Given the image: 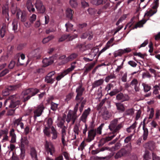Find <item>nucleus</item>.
Wrapping results in <instances>:
<instances>
[{"label":"nucleus","instance_id":"obj_64","mask_svg":"<svg viewBox=\"0 0 160 160\" xmlns=\"http://www.w3.org/2000/svg\"><path fill=\"white\" fill-rule=\"evenodd\" d=\"M134 110L132 108H130L127 110L126 112L127 115H132L134 113Z\"/></svg>","mask_w":160,"mask_h":160},{"label":"nucleus","instance_id":"obj_3","mask_svg":"<svg viewBox=\"0 0 160 160\" xmlns=\"http://www.w3.org/2000/svg\"><path fill=\"white\" fill-rule=\"evenodd\" d=\"M118 120L117 119L113 120L111 122L109 126V128L110 130L114 132H118L123 126L122 123L118 124Z\"/></svg>","mask_w":160,"mask_h":160},{"label":"nucleus","instance_id":"obj_17","mask_svg":"<svg viewBox=\"0 0 160 160\" xmlns=\"http://www.w3.org/2000/svg\"><path fill=\"white\" fill-rule=\"evenodd\" d=\"M55 74L54 71H52L48 73L45 78V81L48 83H52L53 82V79L52 77Z\"/></svg>","mask_w":160,"mask_h":160},{"label":"nucleus","instance_id":"obj_45","mask_svg":"<svg viewBox=\"0 0 160 160\" xmlns=\"http://www.w3.org/2000/svg\"><path fill=\"white\" fill-rule=\"evenodd\" d=\"M11 11L12 13L14 14L16 12H18V10H20L19 9H18L17 7V6L14 4H12L11 8Z\"/></svg>","mask_w":160,"mask_h":160},{"label":"nucleus","instance_id":"obj_21","mask_svg":"<svg viewBox=\"0 0 160 160\" xmlns=\"http://www.w3.org/2000/svg\"><path fill=\"white\" fill-rule=\"evenodd\" d=\"M77 56V54L75 53H73L71 54L68 57L65 59L64 60V63H67L69 61H72L74 59L76 58Z\"/></svg>","mask_w":160,"mask_h":160},{"label":"nucleus","instance_id":"obj_53","mask_svg":"<svg viewBox=\"0 0 160 160\" xmlns=\"http://www.w3.org/2000/svg\"><path fill=\"white\" fill-rule=\"evenodd\" d=\"M152 10H150L149 11L147 12L146 13H145L144 16H146L149 17L152 16L156 12V11L152 12Z\"/></svg>","mask_w":160,"mask_h":160},{"label":"nucleus","instance_id":"obj_12","mask_svg":"<svg viewBox=\"0 0 160 160\" xmlns=\"http://www.w3.org/2000/svg\"><path fill=\"white\" fill-rule=\"evenodd\" d=\"M27 14L24 12H22L20 10H18V12H17V17L18 18H19L20 16L21 17V20L22 22H25L26 20Z\"/></svg>","mask_w":160,"mask_h":160},{"label":"nucleus","instance_id":"obj_27","mask_svg":"<svg viewBox=\"0 0 160 160\" xmlns=\"http://www.w3.org/2000/svg\"><path fill=\"white\" fill-rule=\"evenodd\" d=\"M28 141L26 137H22L21 139V144L22 148H23L25 145L28 144Z\"/></svg>","mask_w":160,"mask_h":160},{"label":"nucleus","instance_id":"obj_15","mask_svg":"<svg viewBox=\"0 0 160 160\" xmlns=\"http://www.w3.org/2000/svg\"><path fill=\"white\" fill-rule=\"evenodd\" d=\"M146 118L144 119L143 121V133L142 135L143 139L144 141L147 140L148 135V129L145 127V122Z\"/></svg>","mask_w":160,"mask_h":160},{"label":"nucleus","instance_id":"obj_1","mask_svg":"<svg viewBox=\"0 0 160 160\" xmlns=\"http://www.w3.org/2000/svg\"><path fill=\"white\" fill-rule=\"evenodd\" d=\"M38 89L36 88H30L23 91L19 98L23 101H25L28 100L31 97L34 96L39 92ZM19 96L13 95L10 97L4 102V104L6 105L7 102L10 103L9 107L11 108H14L20 104V101L18 97Z\"/></svg>","mask_w":160,"mask_h":160},{"label":"nucleus","instance_id":"obj_44","mask_svg":"<svg viewBox=\"0 0 160 160\" xmlns=\"http://www.w3.org/2000/svg\"><path fill=\"white\" fill-rule=\"evenodd\" d=\"M148 146L149 149L151 151L153 150L155 148V143L152 141H150L148 143Z\"/></svg>","mask_w":160,"mask_h":160},{"label":"nucleus","instance_id":"obj_52","mask_svg":"<svg viewBox=\"0 0 160 160\" xmlns=\"http://www.w3.org/2000/svg\"><path fill=\"white\" fill-rule=\"evenodd\" d=\"M22 120V117H20L19 118L16 119L14 121V124L15 125L18 126L19 125V124L22 122L21 121Z\"/></svg>","mask_w":160,"mask_h":160},{"label":"nucleus","instance_id":"obj_25","mask_svg":"<svg viewBox=\"0 0 160 160\" xmlns=\"http://www.w3.org/2000/svg\"><path fill=\"white\" fill-rule=\"evenodd\" d=\"M104 82V80L103 79H101L98 80H96L92 84V88H94L102 85Z\"/></svg>","mask_w":160,"mask_h":160},{"label":"nucleus","instance_id":"obj_14","mask_svg":"<svg viewBox=\"0 0 160 160\" xmlns=\"http://www.w3.org/2000/svg\"><path fill=\"white\" fill-rule=\"evenodd\" d=\"M53 62V58L52 57H50L48 58H45L42 61L43 66L44 67H47L52 64Z\"/></svg>","mask_w":160,"mask_h":160},{"label":"nucleus","instance_id":"obj_22","mask_svg":"<svg viewBox=\"0 0 160 160\" xmlns=\"http://www.w3.org/2000/svg\"><path fill=\"white\" fill-rule=\"evenodd\" d=\"M138 123L136 122H135L129 128H127V131L128 133L133 132L134 133L135 132V128L136 127Z\"/></svg>","mask_w":160,"mask_h":160},{"label":"nucleus","instance_id":"obj_36","mask_svg":"<svg viewBox=\"0 0 160 160\" xmlns=\"http://www.w3.org/2000/svg\"><path fill=\"white\" fill-rule=\"evenodd\" d=\"M123 52L122 49H119L115 51L113 53L114 57L116 58L118 56H122V54H124Z\"/></svg>","mask_w":160,"mask_h":160},{"label":"nucleus","instance_id":"obj_51","mask_svg":"<svg viewBox=\"0 0 160 160\" xmlns=\"http://www.w3.org/2000/svg\"><path fill=\"white\" fill-rule=\"evenodd\" d=\"M58 104L55 103L54 102H52L51 104V108L52 110L53 111H55L56 110L57 108Z\"/></svg>","mask_w":160,"mask_h":160},{"label":"nucleus","instance_id":"obj_7","mask_svg":"<svg viewBox=\"0 0 160 160\" xmlns=\"http://www.w3.org/2000/svg\"><path fill=\"white\" fill-rule=\"evenodd\" d=\"M76 62H74L71 64V67L66 70H64L63 72L61 73L60 75H58L56 78V79L57 81L60 80L64 76L68 74L69 72L72 71L76 67L75 64Z\"/></svg>","mask_w":160,"mask_h":160},{"label":"nucleus","instance_id":"obj_20","mask_svg":"<svg viewBox=\"0 0 160 160\" xmlns=\"http://www.w3.org/2000/svg\"><path fill=\"white\" fill-rule=\"evenodd\" d=\"M113 40L114 39L112 38L107 42L105 47L99 52V55L105 52L110 47L111 43L113 42Z\"/></svg>","mask_w":160,"mask_h":160},{"label":"nucleus","instance_id":"obj_5","mask_svg":"<svg viewBox=\"0 0 160 160\" xmlns=\"http://www.w3.org/2000/svg\"><path fill=\"white\" fill-rule=\"evenodd\" d=\"M44 148L46 152L48 154L53 155L56 151L55 147L54 145L51 141L46 140L44 144Z\"/></svg>","mask_w":160,"mask_h":160},{"label":"nucleus","instance_id":"obj_10","mask_svg":"<svg viewBox=\"0 0 160 160\" xmlns=\"http://www.w3.org/2000/svg\"><path fill=\"white\" fill-rule=\"evenodd\" d=\"M66 117L65 115H64L62 117L58 116V117L57 120L56 122L57 126L60 128H62L64 125L65 122V119Z\"/></svg>","mask_w":160,"mask_h":160},{"label":"nucleus","instance_id":"obj_41","mask_svg":"<svg viewBox=\"0 0 160 160\" xmlns=\"http://www.w3.org/2000/svg\"><path fill=\"white\" fill-rule=\"evenodd\" d=\"M54 38V37L53 35L49 36L47 38H44L42 41V42L43 44L46 43L53 38Z\"/></svg>","mask_w":160,"mask_h":160},{"label":"nucleus","instance_id":"obj_58","mask_svg":"<svg viewBox=\"0 0 160 160\" xmlns=\"http://www.w3.org/2000/svg\"><path fill=\"white\" fill-rule=\"evenodd\" d=\"M46 122L47 125L48 126V127L51 128L52 123H53V121L52 119L50 118H49L48 120L46 121Z\"/></svg>","mask_w":160,"mask_h":160},{"label":"nucleus","instance_id":"obj_32","mask_svg":"<svg viewBox=\"0 0 160 160\" xmlns=\"http://www.w3.org/2000/svg\"><path fill=\"white\" fill-rule=\"evenodd\" d=\"M146 22V20L145 19H142L138 22L135 25V27L133 28V29L137 28H141L142 27L143 25Z\"/></svg>","mask_w":160,"mask_h":160},{"label":"nucleus","instance_id":"obj_50","mask_svg":"<svg viewBox=\"0 0 160 160\" xmlns=\"http://www.w3.org/2000/svg\"><path fill=\"white\" fill-rule=\"evenodd\" d=\"M89 13L91 15H94L96 13L97 10L94 8H90L88 10Z\"/></svg>","mask_w":160,"mask_h":160},{"label":"nucleus","instance_id":"obj_60","mask_svg":"<svg viewBox=\"0 0 160 160\" xmlns=\"http://www.w3.org/2000/svg\"><path fill=\"white\" fill-rule=\"evenodd\" d=\"M62 128V136H66V130L67 128V127L64 126L62 128Z\"/></svg>","mask_w":160,"mask_h":160},{"label":"nucleus","instance_id":"obj_24","mask_svg":"<svg viewBox=\"0 0 160 160\" xmlns=\"http://www.w3.org/2000/svg\"><path fill=\"white\" fill-rule=\"evenodd\" d=\"M26 6L29 12H34L35 11L33 5L32 4V2L29 0H28L27 1Z\"/></svg>","mask_w":160,"mask_h":160},{"label":"nucleus","instance_id":"obj_56","mask_svg":"<svg viewBox=\"0 0 160 160\" xmlns=\"http://www.w3.org/2000/svg\"><path fill=\"white\" fill-rule=\"evenodd\" d=\"M73 96L72 93H70L67 95L66 96V98L65 99V101L68 102L69 101Z\"/></svg>","mask_w":160,"mask_h":160},{"label":"nucleus","instance_id":"obj_46","mask_svg":"<svg viewBox=\"0 0 160 160\" xmlns=\"http://www.w3.org/2000/svg\"><path fill=\"white\" fill-rule=\"evenodd\" d=\"M143 158L145 160H149L151 158V154L148 151H146L143 155Z\"/></svg>","mask_w":160,"mask_h":160},{"label":"nucleus","instance_id":"obj_13","mask_svg":"<svg viewBox=\"0 0 160 160\" xmlns=\"http://www.w3.org/2000/svg\"><path fill=\"white\" fill-rule=\"evenodd\" d=\"M91 111L90 108L84 110L80 117V120L84 122H85L88 117Z\"/></svg>","mask_w":160,"mask_h":160},{"label":"nucleus","instance_id":"obj_55","mask_svg":"<svg viewBox=\"0 0 160 160\" xmlns=\"http://www.w3.org/2000/svg\"><path fill=\"white\" fill-rule=\"evenodd\" d=\"M94 65L95 64L94 63H92L90 64L86 68L85 72H87L90 70L94 66Z\"/></svg>","mask_w":160,"mask_h":160},{"label":"nucleus","instance_id":"obj_39","mask_svg":"<svg viewBox=\"0 0 160 160\" xmlns=\"http://www.w3.org/2000/svg\"><path fill=\"white\" fill-rule=\"evenodd\" d=\"M12 87L11 86L8 88H6L4 90L2 91V94L4 96H6L8 95L10 91L12 89Z\"/></svg>","mask_w":160,"mask_h":160},{"label":"nucleus","instance_id":"obj_2","mask_svg":"<svg viewBox=\"0 0 160 160\" xmlns=\"http://www.w3.org/2000/svg\"><path fill=\"white\" fill-rule=\"evenodd\" d=\"M78 103H77L74 108L73 110H69L67 115L66 121L68 123H69L71 120L72 124L75 123V121L77 118L78 116L77 112L78 109Z\"/></svg>","mask_w":160,"mask_h":160},{"label":"nucleus","instance_id":"obj_35","mask_svg":"<svg viewBox=\"0 0 160 160\" xmlns=\"http://www.w3.org/2000/svg\"><path fill=\"white\" fill-rule=\"evenodd\" d=\"M2 12L3 14L6 15H8V4H5L4 5L2 8Z\"/></svg>","mask_w":160,"mask_h":160},{"label":"nucleus","instance_id":"obj_8","mask_svg":"<svg viewBox=\"0 0 160 160\" xmlns=\"http://www.w3.org/2000/svg\"><path fill=\"white\" fill-rule=\"evenodd\" d=\"M44 109V107L42 103H41L36 107L33 112L34 118L36 119L37 117L40 116L43 112Z\"/></svg>","mask_w":160,"mask_h":160},{"label":"nucleus","instance_id":"obj_57","mask_svg":"<svg viewBox=\"0 0 160 160\" xmlns=\"http://www.w3.org/2000/svg\"><path fill=\"white\" fill-rule=\"evenodd\" d=\"M37 16L35 14H32L30 18L29 21L31 23H32L36 19Z\"/></svg>","mask_w":160,"mask_h":160},{"label":"nucleus","instance_id":"obj_61","mask_svg":"<svg viewBox=\"0 0 160 160\" xmlns=\"http://www.w3.org/2000/svg\"><path fill=\"white\" fill-rule=\"evenodd\" d=\"M128 64L133 67H135L137 65V63L133 61H129L128 62Z\"/></svg>","mask_w":160,"mask_h":160},{"label":"nucleus","instance_id":"obj_63","mask_svg":"<svg viewBox=\"0 0 160 160\" xmlns=\"http://www.w3.org/2000/svg\"><path fill=\"white\" fill-rule=\"evenodd\" d=\"M122 81L124 82H127V73H124L121 78Z\"/></svg>","mask_w":160,"mask_h":160},{"label":"nucleus","instance_id":"obj_34","mask_svg":"<svg viewBox=\"0 0 160 160\" xmlns=\"http://www.w3.org/2000/svg\"><path fill=\"white\" fill-rule=\"evenodd\" d=\"M50 128L47 127H45L43 130V132L44 135L48 137H50L51 136Z\"/></svg>","mask_w":160,"mask_h":160},{"label":"nucleus","instance_id":"obj_47","mask_svg":"<svg viewBox=\"0 0 160 160\" xmlns=\"http://www.w3.org/2000/svg\"><path fill=\"white\" fill-rule=\"evenodd\" d=\"M69 2L70 5L72 8H75L78 6V3L76 0H70Z\"/></svg>","mask_w":160,"mask_h":160},{"label":"nucleus","instance_id":"obj_16","mask_svg":"<svg viewBox=\"0 0 160 160\" xmlns=\"http://www.w3.org/2000/svg\"><path fill=\"white\" fill-rule=\"evenodd\" d=\"M96 132L94 130H91L88 132V137L87 139L88 142H89L94 139L96 135Z\"/></svg>","mask_w":160,"mask_h":160},{"label":"nucleus","instance_id":"obj_38","mask_svg":"<svg viewBox=\"0 0 160 160\" xmlns=\"http://www.w3.org/2000/svg\"><path fill=\"white\" fill-rule=\"evenodd\" d=\"M90 2L93 5H99L103 3V1L102 0H91Z\"/></svg>","mask_w":160,"mask_h":160},{"label":"nucleus","instance_id":"obj_26","mask_svg":"<svg viewBox=\"0 0 160 160\" xmlns=\"http://www.w3.org/2000/svg\"><path fill=\"white\" fill-rule=\"evenodd\" d=\"M30 154L32 159L35 160L37 159V153L35 149L34 148H31L30 151Z\"/></svg>","mask_w":160,"mask_h":160},{"label":"nucleus","instance_id":"obj_37","mask_svg":"<svg viewBox=\"0 0 160 160\" xmlns=\"http://www.w3.org/2000/svg\"><path fill=\"white\" fill-rule=\"evenodd\" d=\"M110 116V114L109 113V112L107 110L104 111L102 115L103 118L105 120H107L109 118Z\"/></svg>","mask_w":160,"mask_h":160},{"label":"nucleus","instance_id":"obj_19","mask_svg":"<svg viewBox=\"0 0 160 160\" xmlns=\"http://www.w3.org/2000/svg\"><path fill=\"white\" fill-rule=\"evenodd\" d=\"M9 136L11 137V140L10 142L11 143H14L16 142V136L14 130L13 129L11 130L9 132Z\"/></svg>","mask_w":160,"mask_h":160},{"label":"nucleus","instance_id":"obj_29","mask_svg":"<svg viewBox=\"0 0 160 160\" xmlns=\"http://www.w3.org/2000/svg\"><path fill=\"white\" fill-rule=\"evenodd\" d=\"M51 133L52 134V139H56L58 137V132L53 126L51 127Z\"/></svg>","mask_w":160,"mask_h":160},{"label":"nucleus","instance_id":"obj_9","mask_svg":"<svg viewBox=\"0 0 160 160\" xmlns=\"http://www.w3.org/2000/svg\"><path fill=\"white\" fill-rule=\"evenodd\" d=\"M35 5L36 8L39 12L43 13L45 12V8L41 1L39 0H37Z\"/></svg>","mask_w":160,"mask_h":160},{"label":"nucleus","instance_id":"obj_6","mask_svg":"<svg viewBox=\"0 0 160 160\" xmlns=\"http://www.w3.org/2000/svg\"><path fill=\"white\" fill-rule=\"evenodd\" d=\"M127 149V150L122 148L114 156L116 159H118L122 156H125L127 153L131 151L132 149L131 143H129L126 146Z\"/></svg>","mask_w":160,"mask_h":160},{"label":"nucleus","instance_id":"obj_11","mask_svg":"<svg viewBox=\"0 0 160 160\" xmlns=\"http://www.w3.org/2000/svg\"><path fill=\"white\" fill-rule=\"evenodd\" d=\"M77 37V35H72V36H70L69 35H63L59 39L58 41L60 42H62L66 39H67L68 41H71Z\"/></svg>","mask_w":160,"mask_h":160},{"label":"nucleus","instance_id":"obj_28","mask_svg":"<svg viewBox=\"0 0 160 160\" xmlns=\"http://www.w3.org/2000/svg\"><path fill=\"white\" fill-rule=\"evenodd\" d=\"M115 104L118 110L121 112H123L125 111V108L123 104L121 103H115Z\"/></svg>","mask_w":160,"mask_h":160},{"label":"nucleus","instance_id":"obj_48","mask_svg":"<svg viewBox=\"0 0 160 160\" xmlns=\"http://www.w3.org/2000/svg\"><path fill=\"white\" fill-rule=\"evenodd\" d=\"M104 125V123H102L101 125L97 128L96 133L99 134H101L102 133V127Z\"/></svg>","mask_w":160,"mask_h":160},{"label":"nucleus","instance_id":"obj_23","mask_svg":"<svg viewBox=\"0 0 160 160\" xmlns=\"http://www.w3.org/2000/svg\"><path fill=\"white\" fill-rule=\"evenodd\" d=\"M37 50H36L31 52L28 54V56L30 58H38L40 56L38 53H37Z\"/></svg>","mask_w":160,"mask_h":160},{"label":"nucleus","instance_id":"obj_54","mask_svg":"<svg viewBox=\"0 0 160 160\" xmlns=\"http://www.w3.org/2000/svg\"><path fill=\"white\" fill-rule=\"evenodd\" d=\"M134 134H131L130 136L127 137L124 140V142L125 143H128L131 140Z\"/></svg>","mask_w":160,"mask_h":160},{"label":"nucleus","instance_id":"obj_43","mask_svg":"<svg viewBox=\"0 0 160 160\" xmlns=\"http://www.w3.org/2000/svg\"><path fill=\"white\" fill-rule=\"evenodd\" d=\"M65 26L67 31L69 32L71 30H72L73 25L69 22H68L65 24Z\"/></svg>","mask_w":160,"mask_h":160},{"label":"nucleus","instance_id":"obj_40","mask_svg":"<svg viewBox=\"0 0 160 160\" xmlns=\"http://www.w3.org/2000/svg\"><path fill=\"white\" fill-rule=\"evenodd\" d=\"M18 22L17 20L14 19L12 22V30L16 31L18 28Z\"/></svg>","mask_w":160,"mask_h":160},{"label":"nucleus","instance_id":"obj_49","mask_svg":"<svg viewBox=\"0 0 160 160\" xmlns=\"http://www.w3.org/2000/svg\"><path fill=\"white\" fill-rule=\"evenodd\" d=\"M116 77L114 75L111 74L107 77L105 79V81L106 82H109L110 79L115 78Z\"/></svg>","mask_w":160,"mask_h":160},{"label":"nucleus","instance_id":"obj_62","mask_svg":"<svg viewBox=\"0 0 160 160\" xmlns=\"http://www.w3.org/2000/svg\"><path fill=\"white\" fill-rule=\"evenodd\" d=\"M20 158L22 159H23L25 156V151L23 148L21 149Z\"/></svg>","mask_w":160,"mask_h":160},{"label":"nucleus","instance_id":"obj_42","mask_svg":"<svg viewBox=\"0 0 160 160\" xmlns=\"http://www.w3.org/2000/svg\"><path fill=\"white\" fill-rule=\"evenodd\" d=\"M142 85L143 87L144 91L145 92H148L150 90L151 87L148 84L145 83H142Z\"/></svg>","mask_w":160,"mask_h":160},{"label":"nucleus","instance_id":"obj_4","mask_svg":"<svg viewBox=\"0 0 160 160\" xmlns=\"http://www.w3.org/2000/svg\"><path fill=\"white\" fill-rule=\"evenodd\" d=\"M77 87L76 92L77 95L76 97L75 100L78 102H81L83 99V98L82 97L83 93L85 90L84 88L82 86V84L80 82L77 84Z\"/></svg>","mask_w":160,"mask_h":160},{"label":"nucleus","instance_id":"obj_30","mask_svg":"<svg viewBox=\"0 0 160 160\" xmlns=\"http://www.w3.org/2000/svg\"><path fill=\"white\" fill-rule=\"evenodd\" d=\"M73 11L71 9L67 8L66 11V16L67 18L72 19V13Z\"/></svg>","mask_w":160,"mask_h":160},{"label":"nucleus","instance_id":"obj_59","mask_svg":"<svg viewBox=\"0 0 160 160\" xmlns=\"http://www.w3.org/2000/svg\"><path fill=\"white\" fill-rule=\"evenodd\" d=\"M9 72V70L8 69H6L0 73V77H2L5 75Z\"/></svg>","mask_w":160,"mask_h":160},{"label":"nucleus","instance_id":"obj_33","mask_svg":"<svg viewBox=\"0 0 160 160\" xmlns=\"http://www.w3.org/2000/svg\"><path fill=\"white\" fill-rule=\"evenodd\" d=\"M6 25L5 24H3L0 30V35L1 37L2 38H3L4 36L6 33Z\"/></svg>","mask_w":160,"mask_h":160},{"label":"nucleus","instance_id":"obj_18","mask_svg":"<svg viewBox=\"0 0 160 160\" xmlns=\"http://www.w3.org/2000/svg\"><path fill=\"white\" fill-rule=\"evenodd\" d=\"M116 98L118 100L124 102L128 100L129 99V97L128 95H123L122 93H120L117 95Z\"/></svg>","mask_w":160,"mask_h":160},{"label":"nucleus","instance_id":"obj_31","mask_svg":"<svg viewBox=\"0 0 160 160\" xmlns=\"http://www.w3.org/2000/svg\"><path fill=\"white\" fill-rule=\"evenodd\" d=\"M79 124H76L74 127L73 131L75 133V138H76V136L78 135L79 133L80 132L79 128Z\"/></svg>","mask_w":160,"mask_h":160}]
</instances>
